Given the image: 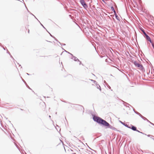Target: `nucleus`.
I'll return each mask as SVG.
<instances>
[{
  "label": "nucleus",
  "mask_w": 154,
  "mask_h": 154,
  "mask_svg": "<svg viewBox=\"0 0 154 154\" xmlns=\"http://www.w3.org/2000/svg\"><path fill=\"white\" fill-rule=\"evenodd\" d=\"M93 119L94 121L104 126L109 127V124L108 122L100 117L94 116Z\"/></svg>",
  "instance_id": "obj_1"
},
{
  "label": "nucleus",
  "mask_w": 154,
  "mask_h": 154,
  "mask_svg": "<svg viewBox=\"0 0 154 154\" xmlns=\"http://www.w3.org/2000/svg\"><path fill=\"white\" fill-rule=\"evenodd\" d=\"M80 2L85 8H87L88 6L84 0H81L80 1Z\"/></svg>",
  "instance_id": "obj_2"
},
{
  "label": "nucleus",
  "mask_w": 154,
  "mask_h": 154,
  "mask_svg": "<svg viewBox=\"0 0 154 154\" xmlns=\"http://www.w3.org/2000/svg\"><path fill=\"white\" fill-rule=\"evenodd\" d=\"M134 64L136 66H137L140 68H141L142 67V66L141 65L140 63H137V62H134Z\"/></svg>",
  "instance_id": "obj_3"
},
{
  "label": "nucleus",
  "mask_w": 154,
  "mask_h": 154,
  "mask_svg": "<svg viewBox=\"0 0 154 154\" xmlns=\"http://www.w3.org/2000/svg\"><path fill=\"white\" fill-rule=\"evenodd\" d=\"M145 36H146V39L148 41H149L151 43H152L151 41V39H150V38L149 37V36H148L147 35H146Z\"/></svg>",
  "instance_id": "obj_4"
},
{
  "label": "nucleus",
  "mask_w": 154,
  "mask_h": 154,
  "mask_svg": "<svg viewBox=\"0 0 154 154\" xmlns=\"http://www.w3.org/2000/svg\"><path fill=\"white\" fill-rule=\"evenodd\" d=\"M131 129L134 131H136V128L134 126H132Z\"/></svg>",
  "instance_id": "obj_5"
},
{
  "label": "nucleus",
  "mask_w": 154,
  "mask_h": 154,
  "mask_svg": "<svg viewBox=\"0 0 154 154\" xmlns=\"http://www.w3.org/2000/svg\"><path fill=\"white\" fill-rule=\"evenodd\" d=\"M142 31L143 32V34L145 35V36L146 35H147L146 33H145V31H144V30L143 29H142Z\"/></svg>",
  "instance_id": "obj_6"
},
{
  "label": "nucleus",
  "mask_w": 154,
  "mask_h": 154,
  "mask_svg": "<svg viewBox=\"0 0 154 154\" xmlns=\"http://www.w3.org/2000/svg\"><path fill=\"white\" fill-rule=\"evenodd\" d=\"M99 87H100V89H99V90H100V91L101 90V89H100V86H99Z\"/></svg>",
  "instance_id": "obj_7"
}]
</instances>
